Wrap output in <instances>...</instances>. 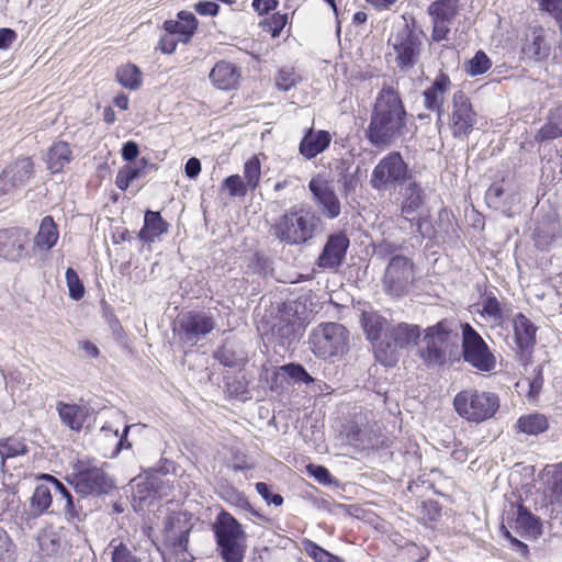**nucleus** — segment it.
<instances>
[{"label":"nucleus","mask_w":562,"mask_h":562,"mask_svg":"<svg viewBox=\"0 0 562 562\" xmlns=\"http://www.w3.org/2000/svg\"><path fill=\"white\" fill-rule=\"evenodd\" d=\"M407 112L400 93L392 87L382 88L374 101L367 140L375 148H387L407 133Z\"/></svg>","instance_id":"1"},{"label":"nucleus","mask_w":562,"mask_h":562,"mask_svg":"<svg viewBox=\"0 0 562 562\" xmlns=\"http://www.w3.org/2000/svg\"><path fill=\"white\" fill-rule=\"evenodd\" d=\"M322 225L321 216L310 205H295L276 220L272 233L281 243L299 246L312 240Z\"/></svg>","instance_id":"2"},{"label":"nucleus","mask_w":562,"mask_h":562,"mask_svg":"<svg viewBox=\"0 0 562 562\" xmlns=\"http://www.w3.org/2000/svg\"><path fill=\"white\" fill-rule=\"evenodd\" d=\"M66 481L81 498L101 497L115 487L113 479L92 460L74 463Z\"/></svg>","instance_id":"3"},{"label":"nucleus","mask_w":562,"mask_h":562,"mask_svg":"<svg viewBox=\"0 0 562 562\" xmlns=\"http://www.w3.org/2000/svg\"><path fill=\"white\" fill-rule=\"evenodd\" d=\"M387 45L390 56L394 57L396 68L402 72H408L418 63L424 50L422 32L412 23L404 22L398 25L389 37Z\"/></svg>","instance_id":"4"},{"label":"nucleus","mask_w":562,"mask_h":562,"mask_svg":"<svg viewBox=\"0 0 562 562\" xmlns=\"http://www.w3.org/2000/svg\"><path fill=\"white\" fill-rule=\"evenodd\" d=\"M453 407L460 417L479 424L496 414L499 408V397L493 392L470 387L456 394Z\"/></svg>","instance_id":"5"},{"label":"nucleus","mask_w":562,"mask_h":562,"mask_svg":"<svg viewBox=\"0 0 562 562\" xmlns=\"http://www.w3.org/2000/svg\"><path fill=\"white\" fill-rule=\"evenodd\" d=\"M413 178L408 164L398 151H390L374 166L369 183L378 192L396 190Z\"/></svg>","instance_id":"6"},{"label":"nucleus","mask_w":562,"mask_h":562,"mask_svg":"<svg viewBox=\"0 0 562 562\" xmlns=\"http://www.w3.org/2000/svg\"><path fill=\"white\" fill-rule=\"evenodd\" d=\"M310 345L317 358L342 357L349 349V331L340 323H322L313 329Z\"/></svg>","instance_id":"7"},{"label":"nucleus","mask_w":562,"mask_h":562,"mask_svg":"<svg viewBox=\"0 0 562 562\" xmlns=\"http://www.w3.org/2000/svg\"><path fill=\"white\" fill-rule=\"evenodd\" d=\"M244 530L237 519L227 512H221L214 525V536L224 562H243L245 549L239 539Z\"/></svg>","instance_id":"8"},{"label":"nucleus","mask_w":562,"mask_h":562,"mask_svg":"<svg viewBox=\"0 0 562 562\" xmlns=\"http://www.w3.org/2000/svg\"><path fill=\"white\" fill-rule=\"evenodd\" d=\"M420 327L415 324L398 323L392 325L387 338L375 342V359L385 367L397 362L398 350L415 345L420 338Z\"/></svg>","instance_id":"9"},{"label":"nucleus","mask_w":562,"mask_h":562,"mask_svg":"<svg viewBox=\"0 0 562 562\" xmlns=\"http://www.w3.org/2000/svg\"><path fill=\"white\" fill-rule=\"evenodd\" d=\"M461 329V349L464 362L480 372H492L496 368V357L488 345L470 324H463Z\"/></svg>","instance_id":"10"},{"label":"nucleus","mask_w":562,"mask_h":562,"mask_svg":"<svg viewBox=\"0 0 562 562\" xmlns=\"http://www.w3.org/2000/svg\"><path fill=\"white\" fill-rule=\"evenodd\" d=\"M448 110V127L452 137L467 139L477 122L469 97L462 90L456 91Z\"/></svg>","instance_id":"11"},{"label":"nucleus","mask_w":562,"mask_h":562,"mask_svg":"<svg viewBox=\"0 0 562 562\" xmlns=\"http://www.w3.org/2000/svg\"><path fill=\"white\" fill-rule=\"evenodd\" d=\"M413 281V262L404 256H393L384 273V291L390 295L401 296L408 291Z\"/></svg>","instance_id":"12"},{"label":"nucleus","mask_w":562,"mask_h":562,"mask_svg":"<svg viewBox=\"0 0 562 562\" xmlns=\"http://www.w3.org/2000/svg\"><path fill=\"white\" fill-rule=\"evenodd\" d=\"M514 340L519 361L527 363L537 342L538 327L522 313L513 318Z\"/></svg>","instance_id":"13"},{"label":"nucleus","mask_w":562,"mask_h":562,"mask_svg":"<svg viewBox=\"0 0 562 562\" xmlns=\"http://www.w3.org/2000/svg\"><path fill=\"white\" fill-rule=\"evenodd\" d=\"M308 189L321 213L326 218L335 220L340 215L341 204L339 198L327 180L321 176H315L310 180Z\"/></svg>","instance_id":"14"},{"label":"nucleus","mask_w":562,"mask_h":562,"mask_svg":"<svg viewBox=\"0 0 562 562\" xmlns=\"http://www.w3.org/2000/svg\"><path fill=\"white\" fill-rule=\"evenodd\" d=\"M350 246L349 237L344 232L329 234L317 258L316 265L324 270H336L345 261Z\"/></svg>","instance_id":"15"},{"label":"nucleus","mask_w":562,"mask_h":562,"mask_svg":"<svg viewBox=\"0 0 562 562\" xmlns=\"http://www.w3.org/2000/svg\"><path fill=\"white\" fill-rule=\"evenodd\" d=\"M215 327L214 318L205 312H188L179 318L180 335L186 342L196 344Z\"/></svg>","instance_id":"16"},{"label":"nucleus","mask_w":562,"mask_h":562,"mask_svg":"<svg viewBox=\"0 0 562 562\" xmlns=\"http://www.w3.org/2000/svg\"><path fill=\"white\" fill-rule=\"evenodd\" d=\"M33 175V162L29 157L19 158L1 172L0 194L12 193L24 187Z\"/></svg>","instance_id":"17"},{"label":"nucleus","mask_w":562,"mask_h":562,"mask_svg":"<svg viewBox=\"0 0 562 562\" xmlns=\"http://www.w3.org/2000/svg\"><path fill=\"white\" fill-rule=\"evenodd\" d=\"M451 80L447 74L439 72L431 85L423 91L424 106L428 111L437 113L436 124H442L443 103L447 92L450 90Z\"/></svg>","instance_id":"18"},{"label":"nucleus","mask_w":562,"mask_h":562,"mask_svg":"<svg viewBox=\"0 0 562 562\" xmlns=\"http://www.w3.org/2000/svg\"><path fill=\"white\" fill-rule=\"evenodd\" d=\"M29 233L24 228L0 229V257L9 261H19L25 256Z\"/></svg>","instance_id":"19"},{"label":"nucleus","mask_w":562,"mask_h":562,"mask_svg":"<svg viewBox=\"0 0 562 562\" xmlns=\"http://www.w3.org/2000/svg\"><path fill=\"white\" fill-rule=\"evenodd\" d=\"M401 188V214L405 221L413 224L415 215L425 203V193L422 184L413 178Z\"/></svg>","instance_id":"20"},{"label":"nucleus","mask_w":562,"mask_h":562,"mask_svg":"<svg viewBox=\"0 0 562 562\" xmlns=\"http://www.w3.org/2000/svg\"><path fill=\"white\" fill-rule=\"evenodd\" d=\"M61 423L74 431H80L89 422L94 411L86 404H68L58 402L56 405Z\"/></svg>","instance_id":"21"},{"label":"nucleus","mask_w":562,"mask_h":562,"mask_svg":"<svg viewBox=\"0 0 562 562\" xmlns=\"http://www.w3.org/2000/svg\"><path fill=\"white\" fill-rule=\"evenodd\" d=\"M331 142V135L325 130H314L310 127L305 131L300 144L299 153L305 159H313L321 153L325 151Z\"/></svg>","instance_id":"22"},{"label":"nucleus","mask_w":562,"mask_h":562,"mask_svg":"<svg viewBox=\"0 0 562 562\" xmlns=\"http://www.w3.org/2000/svg\"><path fill=\"white\" fill-rule=\"evenodd\" d=\"M302 329L300 321L278 318L272 327V337L282 351H288L300 340Z\"/></svg>","instance_id":"23"},{"label":"nucleus","mask_w":562,"mask_h":562,"mask_svg":"<svg viewBox=\"0 0 562 562\" xmlns=\"http://www.w3.org/2000/svg\"><path fill=\"white\" fill-rule=\"evenodd\" d=\"M361 325L374 351L375 342L383 341L384 338H387V331L392 326L384 316L374 311L362 312Z\"/></svg>","instance_id":"24"},{"label":"nucleus","mask_w":562,"mask_h":562,"mask_svg":"<svg viewBox=\"0 0 562 562\" xmlns=\"http://www.w3.org/2000/svg\"><path fill=\"white\" fill-rule=\"evenodd\" d=\"M446 346L439 338L424 335L417 355L428 368L442 367L447 362Z\"/></svg>","instance_id":"25"},{"label":"nucleus","mask_w":562,"mask_h":562,"mask_svg":"<svg viewBox=\"0 0 562 562\" xmlns=\"http://www.w3.org/2000/svg\"><path fill=\"white\" fill-rule=\"evenodd\" d=\"M209 77L215 88L232 90L239 82L240 69L231 61L220 60L212 68Z\"/></svg>","instance_id":"26"},{"label":"nucleus","mask_w":562,"mask_h":562,"mask_svg":"<svg viewBox=\"0 0 562 562\" xmlns=\"http://www.w3.org/2000/svg\"><path fill=\"white\" fill-rule=\"evenodd\" d=\"M53 505V492L47 484H38L33 491L32 496L29 498V507L25 509L26 520L36 519L46 514H52L49 510Z\"/></svg>","instance_id":"27"},{"label":"nucleus","mask_w":562,"mask_h":562,"mask_svg":"<svg viewBox=\"0 0 562 562\" xmlns=\"http://www.w3.org/2000/svg\"><path fill=\"white\" fill-rule=\"evenodd\" d=\"M59 238V232L52 216H45L40 224L37 234L34 237L33 251H48Z\"/></svg>","instance_id":"28"},{"label":"nucleus","mask_w":562,"mask_h":562,"mask_svg":"<svg viewBox=\"0 0 562 562\" xmlns=\"http://www.w3.org/2000/svg\"><path fill=\"white\" fill-rule=\"evenodd\" d=\"M56 495L58 503L64 502L61 512L68 522L82 521L87 517V512L82 504L83 498L79 496V498L76 499L67 486Z\"/></svg>","instance_id":"29"},{"label":"nucleus","mask_w":562,"mask_h":562,"mask_svg":"<svg viewBox=\"0 0 562 562\" xmlns=\"http://www.w3.org/2000/svg\"><path fill=\"white\" fill-rule=\"evenodd\" d=\"M515 528L521 537L537 538L542 532L540 519L522 505L517 508Z\"/></svg>","instance_id":"30"},{"label":"nucleus","mask_w":562,"mask_h":562,"mask_svg":"<svg viewBox=\"0 0 562 562\" xmlns=\"http://www.w3.org/2000/svg\"><path fill=\"white\" fill-rule=\"evenodd\" d=\"M169 224L161 217L159 212L146 211L144 226L139 232V238L151 243L155 238L168 232Z\"/></svg>","instance_id":"31"},{"label":"nucleus","mask_w":562,"mask_h":562,"mask_svg":"<svg viewBox=\"0 0 562 562\" xmlns=\"http://www.w3.org/2000/svg\"><path fill=\"white\" fill-rule=\"evenodd\" d=\"M562 136V105L549 111L547 123L536 134L537 142L552 140Z\"/></svg>","instance_id":"32"},{"label":"nucleus","mask_w":562,"mask_h":562,"mask_svg":"<svg viewBox=\"0 0 562 562\" xmlns=\"http://www.w3.org/2000/svg\"><path fill=\"white\" fill-rule=\"evenodd\" d=\"M71 149L66 142L54 143L47 153V168L53 172H60L71 160Z\"/></svg>","instance_id":"33"},{"label":"nucleus","mask_w":562,"mask_h":562,"mask_svg":"<svg viewBox=\"0 0 562 562\" xmlns=\"http://www.w3.org/2000/svg\"><path fill=\"white\" fill-rule=\"evenodd\" d=\"M516 427L520 432L529 436H537L549 428V420L546 415L531 413L522 415L517 419Z\"/></svg>","instance_id":"34"},{"label":"nucleus","mask_w":562,"mask_h":562,"mask_svg":"<svg viewBox=\"0 0 562 562\" xmlns=\"http://www.w3.org/2000/svg\"><path fill=\"white\" fill-rule=\"evenodd\" d=\"M510 194L506 193L501 183H493L485 192V202L488 207L502 211L510 209Z\"/></svg>","instance_id":"35"},{"label":"nucleus","mask_w":562,"mask_h":562,"mask_svg":"<svg viewBox=\"0 0 562 562\" xmlns=\"http://www.w3.org/2000/svg\"><path fill=\"white\" fill-rule=\"evenodd\" d=\"M522 52L530 59L541 60L548 57L550 48L547 46L544 36L533 32L531 38L526 40Z\"/></svg>","instance_id":"36"},{"label":"nucleus","mask_w":562,"mask_h":562,"mask_svg":"<svg viewBox=\"0 0 562 562\" xmlns=\"http://www.w3.org/2000/svg\"><path fill=\"white\" fill-rule=\"evenodd\" d=\"M116 80L122 87L136 90L142 85V72L136 65L126 64L117 68Z\"/></svg>","instance_id":"37"},{"label":"nucleus","mask_w":562,"mask_h":562,"mask_svg":"<svg viewBox=\"0 0 562 562\" xmlns=\"http://www.w3.org/2000/svg\"><path fill=\"white\" fill-rule=\"evenodd\" d=\"M458 12V0H437L428 8L431 19L452 22Z\"/></svg>","instance_id":"38"},{"label":"nucleus","mask_w":562,"mask_h":562,"mask_svg":"<svg viewBox=\"0 0 562 562\" xmlns=\"http://www.w3.org/2000/svg\"><path fill=\"white\" fill-rule=\"evenodd\" d=\"M279 319L300 321L301 326L303 327L306 306L300 300L288 301L282 304L281 308H279Z\"/></svg>","instance_id":"39"},{"label":"nucleus","mask_w":562,"mask_h":562,"mask_svg":"<svg viewBox=\"0 0 562 562\" xmlns=\"http://www.w3.org/2000/svg\"><path fill=\"white\" fill-rule=\"evenodd\" d=\"M27 452V447L19 439L8 438L0 441V462L4 467L5 459L23 456Z\"/></svg>","instance_id":"40"},{"label":"nucleus","mask_w":562,"mask_h":562,"mask_svg":"<svg viewBox=\"0 0 562 562\" xmlns=\"http://www.w3.org/2000/svg\"><path fill=\"white\" fill-rule=\"evenodd\" d=\"M261 176V165L257 156L249 158L244 166V177L250 190H256Z\"/></svg>","instance_id":"41"},{"label":"nucleus","mask_w":562,"mask_h":562,"mask_svg":"<svg viewBox=\"0 0 562 562\" xmlns=\"http://www.w3.org/2000/svg\"><path fill=\"white\" fill-rule=\"evenodd\" d=\"M492 67V61L483 50H477L467 64V72L472 76L485 74Z\"/></svg>","instance_id":"42"},{"label":"nucleus","mask_w":562,"mask_h":562,"mask_svg":"<svg viewBox=\"0 0 562 562\" xmlns=\"http://www.w3.org/2000/svg\"><path fill=\"white\" fill-rule=\"evenodd\" d=\"M288 13L277 12L271 18L263 20L260 24L265 32L270 33L273 38H277L288 24Z\"/></svg>","instance_id":"43"},{"label":"nucleus","mask_w":562,"mask_h":562,"mask_svg":"<svg viewBox=\"0 0 562 562\" xmlns=\"http://www.w3.org/2000/svg\"><path fill=\"white\" fill-rule=\"evenodd\" d=\"M281 370L295 383L311 384L314 379L300 363H288L281 367Z\"/></svg>","instance_id":"44"},{"label":"nucleus","mask_w":562,"mask_h":562,"mask_svg":"<svg viewBox=\"0 0 562 562\" xmlns=\"http://www.w3.org/2000/svg\"><path fill=\"white\" fill-rule=\"evenodd\" d=\"M482 314L494 322H501L503 319L501 303L494 294L490 293L483 300Z\"/></svg>","instance_id":"45"},{"label":"nucleus","mask_w":562,"mask_h":562,"mask_svg":"<svg viewBox=\"0 0 562 562\" xmlns=\"http://www.w3.org/2000/svg\"><path fill=\"white\" fill-rule=\"evenodd\" d=\"M411 224V227H414L413 233L417 236H419L422 239L428 238L432 239L436 238V229L431 225L429 216H417L415 215V221H413V224Z\"/></svg>","instance_id":"46"},{"label":"nucleus","mask_w":562,"mask_h":562,"mask_svg":"<svg viewBox=\"0 0 562 562\" xmlns=\"http://www.w3.org/2000/svg\"><path fill=\"white\" fill-rule=\"evenodd\" d=\"M122 169L130 177L132 182L136 179L146 177L150 170L156 169V165L150 164L146 158H140L134 166L125 165Z\"/></svg>","instance_id":"47"},{"label":"nucleus","mask_w":562,"mask_h":562,"mask_svg":"<svg viewBox=\"0 0 562 562\" xmlns=\"http://www.w3.org/2000/svg\"><path fill=\"white\" fill-rule=\"evenodd\" d=\"M303 550L304 552L313 559L314 562H329L330 558L333 557V553L325 550L321 546H318L316 542L304 539L302 541Z\"/></svg>","instance_id":"48"},{"label":"nucleus","mask_w":562,"mask_h":562,"mask_svg":"<svg viewBox=\"0 0 562 562\" xmlns=\"http://www.w3.org/2000/svg\"><path fill=\"white\" fill-rule=\"evenodd\" d=\"M214 358L223 366L234 368L243 362V358L238 356L229 346L224 345L214 352Z\"/></svg>","instance_id":"49"},{"label":"nucleus","mask_w":562,"mask_h":562,"mask_svg":"<svg viewBox=\"0 0 562 562\" xmlns=\"http://www.w3.org/2000/svg\"><path fill=\"white\" fill-rule=\"evenodd\" d=\"M222 187L226 189L231 196L243 198L249 189L239 175H232L224 179Z\"/></svg>","instance_id":"50"},{"label":"nucleus","mask_w":562,"mask_h":562,"mask_svg":"<svg viewBox=\"0 0 562 562\" xmlns=\"http://www.w3.org/2000/svg\"><path fill=\"white\" fill-rule=\"evenodd\" d=\"M15 554V546L8 532L0 527V562H14Z\"/></svg>","instance_id":"51"},{"label":"nucleus","mask_w":562,"mask_h":562,"mask_svg":"<svg viewBox=\"0 0 562 562\" xmlns=\"http://www.w3.org/2000/svg\"><path fill=\"white\" fill-rule=\"evenodd\" d=\"M66 282L69 290V296L76 301L85 295V286L77 272L72 268L66 270Z\"/></svg>","instance_id":"52"},{"label":"nucleus","mask_w":562,"mask_h":562,"mask_svg":"<svg viewBox=\"0 0 562 562\" xmlns=\"http://www.w3.org/2000/svg\"><path fill=\"white\" fill-rule=\"evenodd\" d=\"M299 80L300 76H297L292 68H282L278 72L277 87L280 90L289 91L296 86Z\"/></svg>","instance_id":"53"},{"label":"nucleus","mask_w":562,"mask_h":562,"mask_svg":"<svg viewBox=\"0 0 562 562\" xmlns=\"http://www.w3.org/2000/svg\"><path fill=\"white\" fill-rule=\"evenodd\" d=\"M178 21L181 22L183 29L186 30V38H181L183 43H188L198 27V20L192 12L189 11H180L178 13Z\"/></svg>","instance_id":"54"},{"label":"nucleus","mask_w":562,"mask_h":562,"mask_svg":"<svg viewBox=\"0 0 562 562\" xmlns=\"http://www.w3.org/2000/svg\"><path fill=\"white\" fill-rule=\"evenodd\" d=\"M111 560L112 562H140L127 546L122 542L113 547Z\"/></svg>","instance_id":"55"},{"label":"nucleus","mask_w":562,"mask_h":562,"mask_svg":"<svg viewBox=\"0 0 562 562\" xmlns=\"http://www.w3.org/2000/svg\"><path fill=\"white\" fill-rule=\"evenodd\" d=\"M349 166H350L349 160L341 159L340 165L337 167L338 169H341L339 181L342 182L344 190H345L346 194L356 188L355 173L348 172Z\"/></svg>","instance_id":"56"},{"label":"nucleus","mask_w":562,"mask_h":562,"mask_svg":"<svg viewBox=\"0 0 562 562\" xmlns=\"http://www.w3.org/2000/svg\"><path fill=\"white\" fill-rule=\"evenodd\" d=\"M256 491L266 501L268 505L273 504L280 506L283 504V497L280 494H273L265 482L256 483Z\"/></svg>","instance_id":"57"},{"label":"nucleus","mask_w":562,"mask_h":562,"mask_svg":"<svg viewBox=\"0 0 562 562\" xmlns=\"http://www.w3.org/2000/svg\"><path fill=\"white\" fill-rule=\"evenodd\" d=\"M450 23L451 22H448V21L432 19L431 37L435 42H440V41L446 40V37L450 31V29H449Z\"/></svg>","instance_id":"58"},{"label":"nucleus","mask_w":562,"mask_h":562,"mask_svg":"<svg viewBox=\"0 0 562 562\" xmlns=\"http://www.w3.org/2000/svg\"><path fill=\"white\" fill-rule=\"evenodd\" d=\"M306 469L307 472L319 483L328 484L331 482V474L325 467L318 464H310Z\"/></svg>","instance_id":"59"},{"label":"nucleus","mask_w":562,"mask_h":562,"mask_svg":"<svg viewBox=\"0 0 562 562\" xmlns=\"http://www.w3.org/2000/svg\"><path fill=\"white\" fill-rule=\"evenodd\" d=\"M425 336L439 338L442 341V344L447 345L449 338V330L447 329L446 325L442 322H439L436 325L428 327L425 330Z\"/></svg>","instance_id":"60"},{"label":"nucleus","mask_w":562,"mask_h":562,"mask_svg":"<svg viewBox=\"0 0 562 562\" xmlns=\"http://www.w3.org/2000/svg\"><path fill=\"white\" fill-rule=\"evenodd\" d=\"M194 10L204 16H215L220 11V5L213 1H199L194 4Z\"/></svg>","instance_id":"61"},{"label":"nucleus","mask_w":562,"mask_h":562,"mask_svg":"<svg viewBox=\"0 0 562 562\" xmlns=\"http://www.w3.org/2000/svg\"><path fill=\"white\" fill-rule=\"evenodd\" d=\"M178 42L170 34L165 33L160 36L157 49H159L162 54L170 55L177 48Z\"/></svg>","instance_id":"62"},{"label":"nucleus","mask_w":562,"mask_h":562,"mask_svg":"<svg viewBox=\"0 0 562 562\" xmlns=\"http://www.w3.org/2000/svg\"><path fill=\"white\" fill-rule=\"evenodd\" d=\"M138 154H139V147H138L137 143H135L133 140H128L123 144L122 149H121V155L125 161L131 162V161L135 160L136 157L138 156Z\"/></svg>","instance_id":"63"},{"label":"nucleus","mask_w":562,"mask_h":562,"mask_svg":"<svg viewBox=\"0 0 562 562\" xmlns=\"http://www.w3.org/2000/svg\"><path fill=\"white\" fill-rule=\"evenodd\" d=\"M540 7L553 15L557 21L562 15V0H541Z\"/></svg>","instance_id":"64"}]
</instances>
